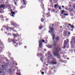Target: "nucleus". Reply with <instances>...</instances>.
<instances>
[{"label": "nucleus", "mask_w": 75, "mask_h": 75, "mask_svg": "<svg viewBox=\"0 0 75 75\" xmlns=\"http://www.w3.org/2000/svg\"><path fill=\"white\" fill-rule=\"evenodd\" d=\"M61 6H60V7H59V10H61V9H62V8H61Z\"/></svg>", "instance_id": "obj_31"}, {"label": "nucleus", "mask_w": 75, "mask_h": 75, "mask_svg": "<svg viewBox=\"0 0 75 75\" xmlns=\"http://www.w3.org/2000/svg\"><path fill=\"white\" fill-rule=\"evenodd\" d=\"M12 30L13 31V32H17V31H16V30H15L14 29H13Z\"/></svg>", "instance_id": "obj_29"}, {"label": "nucleus", "mask_w": 75, "mask_h": 75, "mask_svg": "<svg viewBox=\"0 0 75 75\" xmlns=\"http://www.w3.org/2000/svg\"><path fill=\"white\" fill-rule=\"evenodd\" d=\"M6 61H7L8 62V59H7L6 60Z\"/></svg>", "instance_id": "obj_37"}, {"label": "nucleus", "mask_w": 75, "mask_h": 75, "mask_svg": "<svg viewBox=\"0 0 75 75\" xmlns=\"http://www.w3.org/2000/svg\"><path fill=\"white\" fill-rule=\"evenodd\" d=\"M0 17H1V18H3V17H3V15H1V16H0Z\"/></svg>", "instance_id": "obj_23"}, {"label": "nucleus", "mask_w": 75, "mask_h": 75, "mask_svg": "<svg viewBox=\"0 0 75 75\" xmlns=\"http://www.w3.org/2000/svg\"><path fill=\"white\" fill-rule=\"evenodd\" d=\"M8 35H10V33H8L7 34Z\"/></svg>", "instance_id": "obj_49"}, {"label": "nucleus", "mask_w": 75, "mask_h": 75, "mask_svg": "<svg viewBox=\"0 0 75 75\" xmlns=\"http://www.w3.org/2000/svg\"><path fill=\"white\" fill-rule=\"evenodd\" d=\"M12 41L13 42V44H15L14 46L15 47H17L18 45V44L14 40H13V39H8V42H12Z\"/></svg>", "instance_id": "obj_5"}, {"label": "nucleus", "mask_w": 75, "mask_h": 75, "mask_svg": "<svg viewBox=\"0 0 75 75\" xmlns=\"http://www.w3.org/2000/svg\"><path fill=\"white\" fill-rule=\"evenodd\" d=\"M11 13L12 14H15V12H14L12 11Z\"/></svg>", "instance_id": "obj_20"}, {"label": "nucleus", "mask_w": 75, "mask_h": 75, "mask_svg": "<svg viewBox=\"0 0 75 75\" xmlns=\"http://www.w3.org/2000/svg\"><path fill=\"white\" fill-rule=\"evenodd\" d=\"M39 28H40V29H42V28L41 26H40L39 27Z\"/></svg>", "instance_id": "obj_36"}, {"label": "nucleus", "mask_w": 75, "mask_h": 75, "mask_svg": "<svg viewBox=\"0 0 75 75\" xmlns=\"http://www.w3.org/2000/svg\"><path fill=\"white\" fill-rule=\"evenodd\" d=\"M13 36L14 38H17V37H18V33H17L16 34L13 33Z\"/></svg>", "instance_id": "obj_8"}, {"label": "nucleus", "mask_w": 75, "mask_h": 75, "mask_svg": "<svg viewBox=\"0 0 75 75\" xmlns=\"http://www.w3.org/2000/svg\"><path fill=\"white\" fill-rule=\"evenodd\" d=\"M70 43L71 45V48H75V37L72 38V40L70 42Z\"/></svg>", "instance_id": "obj_4"}, {"label": "nucleus", "mask_w": 75, "mask_h": 75, "mask_svg": "<svg viewBox=\"0 0 75 75\" xmlns=\"http://www.w3.org/2000/svg\"><path fill=\"white\" fill-rule=\"evenodd\" d=\"M71 28H75V27H74V25H73L72 26H71Z\"/></svg>", "instance_id": "obj_21"}, {"label": "nucleus", "mask_w": 75, "mask_h": 75, "mask_svg": "<svg viewBox=\"0 0 75 75\" xmlns=\"http://www.w3.org/2000/svg\"><path fill=\"white\" fill-rule=\"evenodd\" d=\"M42 41L43 42H45V41L44 40H40L39 42V48H41L42 47Z\"/></svg>", "instance_id": "obj_6"}, {"label": "nucleus", "mask_w": 75, "mask_h": 75, "mask_svg": "<svg viewBox=\"0 0 75 75\" xmlns=\"http://www.w3.org/2000/svg\"><path fill=\"white\" fill-rule=\"evenodd\" d=\"M48 11H50V8H48Z\"/></svg>", "instance_id": "obj_43"}, {"label": "nucleus", "mask_w": 75, "mask_h": 75, "mask_svg": "<svg viewBox=\"0 0 75 75\" xmlns=\"http://www.w3.org/2000/svg\"><path fill=\"white\" fill-rule=\"evenodd\" d=\"M20 25H17V26H16V27H19Z\"/></svg>", "instance_id": "obj_35"}, {"label": "nucleus", "mask_w": 75, "mask_h": 75, "mask_svg": "<svg viewBox=\"0 0 75 75\" xmlns=\"http://www.w3.org/2000/svg\"><path fill=\"white\" fill-rule=\"evenodd\" d=\"M68 34H69V35H70V34H71V33H70V32H68Z\"/></svg>", "instance_id": "obj_34"}, {"label": "nucleus", "mask_w": 75, "mask_h": 75, "mask_svg": "<svg viewBox=\"0 0 75 75\" xmlns=\"http://www.w3.org/2000/svg\"><path fill=\"white\" fill-rule=\"evenodd\" d=\"M22 44V42H20L19 43V45H21Z\"/></svg>", "instance_id": "obj_38"}, {"label": "nucleus", "mask_w": 75, "mask_h": 75, "mask_svg": "<svg viewBox=\"0 0 75 75\" xmlns=\"http://www.w3.org/2000/svg\"><path fill=\"white\" fill-rule=\"evenodd\" d=\"M6 21H7L8 20V19L7 18L5 20Z\"/></svg>", "instance_id": "obj_32"}, {"label": "nucleus", "mask_w": 75, "mask_h": 75, "mask_svg": "<svg viewBox=\"0 0 75 75\" xmlns=\"http://www.w3.org/2000/svg\"><path fill=\"white\" fill-rule=\"evenodd\" d=\"M16 65H17V63H16Z\"/></svg>", "instance_id": "obj_63"}, {"label": "nucleus", "mask_w": 75, "mask_h": 75, "mask_svg": "<svg viewBox=\"0 0 75 75\" xmlns=\"http://www.w3.org/2000/svg\"><path fill=\"white\" fill-rule=\"evenodd\" d=\"M11 57V53H8V57Z\"/></svg>", "instance_id": "obj_27"}, {"label": "nucleus", "mask_w": 75, "mask_h": 75, "mask_svg": "<svg viewBox=\"0 0 75 75\" xmlns=\"http://www.w3.org/2000/svg\"><path fill=\"white\" fill-rule=\"evenodd\" d=\"M4 67V65H2V67L3 68V67Z\"/></svg>", "instance_id": "obj_47"}, {"label": "nucleus", "mask_w": 75, "mask_h": 75, "mask_svg": "<svg viewBox=\"0 0 75 75\" xmlns=\"http://www.w3.org/2000/svg\"><path fill=\"white\" fill-rule=\"evenodd\" d=\"M69 25H70V26H72V25H71V24H68Z\"/></svg>", "instance_id": "obj_44"}, {"label": "nucleus", "mask_w": 75, "mask_h": 75, "mask_svg": "<svg viewBox=\"0 0 75 75\" xmlns=\"http://www.w3.org/2000/svg\"><path fill=\"white\" fill-rule=\"evenodd\" d=\"M43 14H45V12H43Z\"/></svg>", "instance_id": "obj_61"}, {"label": "nucleus", "mask_w": 75, "mask_h": 75, "mask_svg": "<svg viewBox=\"0 0 75 75\" xmlns=\"http://www.w3.org/2000/svg\"><path fill=\"white\" fill-rule=\"evenodd\" d=\"M50 6L52 8H53L54 7V5L53 4H51Z\"/></svg>", "instance_id": "obj_16"}, {"label": "nucleus", "mask_w": 75, "mask_h": 75, "mask_svg": "<svg viewBox=\"0 0 75 75\" xmlns=\"http://www.w3.org/2000/svg\"><path fill=\"white\" fill-rule=\"evenodd\" d=\"M42 57H41L40 58V59L41 60V61H42V62H43V60L42 59Z\"/></svg>", "instance_id": "obj_18"}, {"label": "nucleus", "mask_w": 75, "mask_h": 75, "mask_svg": "<svg viewBox=\"0 0 75 75\" xmlns=\"http://www.w3.org/2000/svg\"><path fill=\"white\" fill-rule=\"evenodd\" d=\"M5 34H7V32H5Z\"/></svg>", "instance_id": "obj_64"}, {"label": "nucleus", "mask_w": 75, "mask_h": 75, "mask_svg": "<svg viewBox=\"0 0 75 75\" xmlns=\"http://www.w3.org/2000/svg\"><path fill=\"white\" fill-rule=\"evenodd\" d=\"M1 31H3V28H2L1 30Z\"/></svg>", "instance_id": "obj_60"}, {"label": "nucleus", "mask_w": 75, "mask_h": 75, "mask_svg": "<svg viewBox=\"0 0 75 75\" xmlns=\"http://www.w3.org/2000/svg\"><path fill=\"white\" fill-rule=\"evenodd\" d=\"M43 11H45V9H43Z\"/></svg>", "instance_id": "obj_62"}, {"label": "nucleus", "mask_w": 75, "mask_h": 75, "mask_svg": "<svg viewBox=\"0 0 75 75\" xmlns=\"http://www.w3.org/2000/svg\"><path fill=\"white\" fill-rule=\"evenodd\" d=\"M52 10L53 12H55V10L54 9H52Z\"/></svg>", "instance_id": "obj_33"}, {"label": "nucleus", "mask_w": 75, "mask_h": 75, "mask_svg": "<svg viewBox=\"0 0 75 75\" xmlns=\"http://www.w3.org/2000/svg\"><path fill=\"white\" fill-rule=\"evenodd\" d=\"M11 59H12V60H13V58L12 57Z\"/></svg>", "instance_id": "obj_56"}, {"label": "nucleus", "mask_w": 75, "mask_h": 75, "mask_svg": "<svg viewBox=\"0 0 75 75\" xmlns=\"http://www.w3.org/2000/svg\"><path fill=\"white\" fill-rule=\"evenodd\" d=\"M10 71H11L10 72H11V69H10Z\"/></svg>", "instance_id": "obj_59"}, {"label": "nucleus", "mask_w": 75, "mask_h": 75, "mask_svg": "<svg viewBox=\"0 0 75 75\" xmlns=\"http://www.w3.org/2000/svg\"><path fill=\"white\" fill-rule=\"evenodd\" d=\"M37 55L38 56H39V57H42V53H38L37 54Z\"/></svg>", "instance_id": "obj_13"}, {"label": "nucleus", "mask_w": 75, "mask_h": 75, "mask_svg": "<svg viewBox=\"0 0 75 75\" xmlns=\"http://www.w3.org/2000/svg\"><path fill=\"white\" fill-rule=\"evenodd\" d=\"M57 6H58V5H57V4H55L54 5V7L55 8H57L56 7Z\"/></svg>", "instance_id": "obj_24"}, {"label": "nucleus", "mask_w": 75, "mask_h": 75, "mask_svg": "<svg viewBox=\"0 0 75 75\" xmlns=\"http://www.w3.org/2000/svg\"><path fill=\"white\" fill-rule=\"evenodd\" d=\"M38 1H39L40 3H41V4H40V6H41V7L42 8V9H44V6L42 3L43 0H38Z\"/></svg>", "instance_id": "obj_7"}, {"label": "nucleus", "mask_w": 75, "mask_h": 75, "mask_svg": "<svg viewBox=\"0 0 75 75\" xmlns=\"http://www.w3.org/2000/svg\"><path fill=\"white\" fill-rule=\"evenodd\" d=\"M0 13H3L2 12H1V11H0Z\"/></svg>", "instance_id": "obj_54"}, {"label": "nucleus", "mask_w": 75, "mask_h": 75, "mask_svg": "<svg viewBox=\"0 0 75 75\" xmlns=\"http://www.w3.org/2000/svg\"><path fill=\"white\" fill-rule=\"evenodd\" d=\"M62 14H64V10H62Z\"/></svg>", "instance_id": "obj_26"}, {"label": "nucleus", "mask_w": 75, "mask_h": 75, "mask_svg": "<svg viewBox=\"0 0 75 75\" xmlns=\"http://www.w3.org/2000/svg\"><path fill=\"white\" fill-rule=\"evenodd\" d=\"M55 40L56 42H59V40H60V38L59 36H57L55 38Z\"/></svg>", "instance_id": "obj_9"}, {"label": "nucleus", "mask_w": 75, "mask_h": 75, "mask_svg": "<svg viewBox=\"0 0 75 75\" xmlns=\"http://www.w3.org/2000/svg\"><path fill=\"white\" fill-rule=\"evenodd\" d=\"M62 18L63 19V18H64V17H63V16H62Z\"/></svg>", "instance_id": "obj_55"}, {"label": "nucleus", "mask_w": 75, "mask_h": 75, "mask_svg": "<svg viewBox=\"0 0 75 75\" xmlns=\"http://www.w3.org/2000/svg\"><path fill=\"white\" fill-rule=\"evenodd\" d=\"M52 45H48V48H52Z\"/></svg>", "instance_id": "obj_17"}, {"label": "nucleus", "mask_w": 75, "mask_h": 75, "mask_svg": "<svg viewBox=\"0 0 75 75\" xmlns=\"http://www.w3.org/2000/svg\"><path fill=\"white\" fill-rule=\"evenodd\" d=\"M16 62L15 61V62H13V65H14V64H15V63H14V62Z\"/></svg>", "instance_id": "obj_45"}, {"label": "nucleus", "mask_w": 75, "mask_h": 75, "mask_svg": "<svg viewBox=\"0 0 75 75\" xmlns=\"http://www.w3.org/2000/svg\"><path fill=\"white\" fill-rule=\"evenodd\" d=\"M41 20L42 22H44V19L43 18H41Z\"/></svg>", "instance_id": "obj_19"}, {"label": "nucleus", "mask_w": 75, "mask_h": 75, "mask_svg": "<svg viewBox=\"0 0 75 75\" xmlns=\"http://www.w3.org/2000/svg\"><path fill=\"white\" fill-rule=\"evenodd\" d=\"M24 47H25V48H27V46H25Z\"/></svg>", "instance_id": "obj_50"}, {"label": "nucleus", "mask_w": 75, "mask_h": 75, "mask_svg": "<svg viewBox=\"0 0 75 75\" xmlns=\"http://www.w3.org/2000/svg\"><path fill=\"white\" fill-rule=\"evenodd\" d=\"M50 1L51 2H52V0H50Z\"/></svg>", "instance_id": "obj_48"}, {"label": "nucleus", "mask_w": 75, "mask_h": 75, "mask_svg": "<svg viewBox=\"0 0 75 75\" xmlns=\"http://www.w3.org/2000/svg\"><path fill=\"white\" fill-rule=\"evenodd\" d=\"M3 27H5V28H6V27H5V26L4 25H3Z\"/></svg>", "instance_id": "obj_58"}, {"label": "nucleus", "mask_w": 75, "mask_h": 75, "mask_svg": "<svg viewBox=\"0 0 75 75\" xmlns=\"http://www.w3.org/2000/svg\"><path fill=\"white\" fill-rule=\"evenodd\" d=\"M50 13V12H49L48 13H46L45 15L47 16H46L47 18H48V17H51V15H50V14H49Z\"/></svg>", "instance_id": "obj_11"}, {"label": "nucleus", "mask_w": 75, "mask_h": 75, "mask_svg": "<svg viewBox=\"0 0 75 75\" xmlns=\"http://www.w3.org/2000/svg\"><path fill=\"white\" fill-rule=\"evenodd\" d=\"M53 45L54 47V49L53 50V54L56 57H57L59 59H61V56L59 54H62V53L59 52V51H61L62 50L60 47H56L57 46V43L56 42H54L53 43Z\"/></svg>", "instance_id": "obj_1"}, {"label": "nucleus", "mask_w": 75, "mask_h": 75, "mask_svg": "<svg viewBox=\"0 0 75 75\" xmlns=\"http://www.w3.org/2000/svg\"><path fill=\"white\" fill-rule=\"evenodd\" d=\"M53 68H54V69H55L56 68L55 67V66H54V67H53Z\"/></svg>", "instance_id": "obj_53"}, {"label": "nucleus", "mask_w": 75, "mask_h": 75, "mask_svg": "<svg viewBox=\"0 0 75 75\" xmlns=\"http://www.w3.org/2000/svg\"><path fill=\"white\" fill-rule=\"evenodd\" d=\"M6 30H7V31H8V30H9V27H8L6 28Z\"/></svg>", "instance_id": "obj_22"}, {"label": "nucleus", "mask_w": 75, "mask_h": 75, "mask_svg": "<svg viewBox=\"0 0 75 75\" xmlns=\"http://www.w3.org/2000/svg\"><path fill=\"white\" fill-rule=\"evenodd\" d=\"M62 7L63 8H64V6H62Z\"/></svg>", "instance_id": "obj_52"}, {"label": "nucleus", "mask_w": 75, "mask_h": 75, "mask_svg": "<svg viewBox=\"0 0 75 75\" xmlns=\"http://www.w3.org/2000/svg\"><path fill=\"white\" fill-rule=\"evenodd\" d=\"M49 29H50V31H49L48 32H49V33H51L52 35V39L53 40H54V39H55V33H54V28H51V27H50L49 28Z\"/></svg>", "instance_id": "obj_2"}, {"label": "nucleus", "mask_w": 75, "mask_h": 75, "mask_svg": "<svg viewBox=\"0 0 75 75\" xmlns=\"http://www.w3.org/2000/svg\"><path fill=\"white\" fill-rule=\"evenodd\" d=\"M73 7H75V4H74Z\"/></svg>", "instance_id": "obj_40"}, {"label": "nucleus", "mask_w": 75, "mask_h": 75, "mask_svg": "<svg viewBox=\"0 0 75 75\" xmlns=\"http://www.w3.org/2000/svg\"><path fill=\"white\" fill-rule=\"evenodd\" d=\"M12 17H14V15L13 14L11 15Z\"/></svg>", "instance_id": "obj_39"}, {"label": "nucleus", "mask_w": 75, "mask_h": 75, "mask_svg": "<svg viewBox=\"0 0 75 75\" xmlns=\"http://www.w3.org/2000/svg\"><path fill=\"white\" fill-rule=\"evenodd\" d=\"M47 54H48V55H50V57H52L51 53V52H50V51H48V52H47Z\"/></svg>", "instance_id": "obj_15"}, {"label": "nucleus", "mask_w": 75, "mask_h": 75, "mask_svg": "<svg viewBox=\"0 0 75 75\" xmlns=\"http://www.w3.org/2000/svg\"><path fill=\"white\" fill-rule=\"evenodd\" d=\"M13 21H11V25H13V26H17V23H16L15 22H13Z\"/></svg>", "instance_id": "obj_10"}, {"label": "nucleus", "mask_w": 75, "mask_h": 75, "mask_svg": "<svg viewBox=\"0 0 75 75\" xmlns=\"http://www.w3.org/2000/svg\"><path fill=\"white\" fill-rule=\"evenodd\" d=\"M11 29H12V30H14V28H11Z\"/></svg>", "instance_id": "obj_46"}, {"label": "nucleus", "mask_w": 75, "mask_h": 75, "mask_svg": "<svg viewBox=\"0 0 75 75\" xmlns=\"http://www.w3.org/2000/svg\"><path fill=\"white\" fill-rule=\"evenodd\" d=\"M14 3V4L16 6H17V1H18V0H13Z\"/></svg>", "instance_id": "obj_12"}, {"label": "nucleus", "mask_w": 75, "mask_h": 75, "mask_svg": "<svg viewBox=\"0 0 75 75\" xmlns=\"http://www.w3.org/2000/svg\"><path fill=\"white\" fill-rule=\"evenodd\" d=\"M67 59H68V60L69 59V58H67Z\"/></svg>", "instance_id": "obj_51"}, {"label": "nucleus", "mask_w": 75, "mask_h": 75, "mask_svg": "<svg viewBox=\"0 0 75 75\" xmlns=\"http://www.w3.org/2000/svg\"><path fill=\"white\" fill-rule=\"evenodd\" d=\"M64 15L65 16H68V14L67 13H64Z\"/></svg>", "instance_id": "obj_28"}, {"label": "nucleus", "mask_w": 75, "mask_h": 75, "mask_svg": "<svg viewBox=\"0 0 75 75\" xmlns=\"http://www.w3.org/2000/svg\"><path fill=\"white\" fill-rule=\"evenodd\" d=\"M18 75H21V73H18Z\"/></svg>", "instance_id": "obj_42"}, {"label": "nucleus", "mask_w": 75, "mask_h": 75, "mask_svg": "<svg viewBox=\"0 0 75 75\" xmlns=\"http://www.w3.org/2000/svg\"><path fill=\"white\" fill-rule=\"evenodd\" d=\"M25 1H26V0H23V6L25 5V6H26V4L25 3Z\"/></svg>", "instance_id": "obj_14"}, {"label": "nucleus", "mask_w": 75, "mask_h": 75, "mask_svg": "<svg viewBox=\"0 0 75 75\" xmlns=\"http://www.w3.org/2000/svg\"><path fill=\"white\" fill-rule=\"evenodd\" d=\"M65 48H66V45H64V46L63 47V48L64 49H65Z\"/></svg>", "instance_id": "obj_25"}, {"label": "nucleus", "mask_w": 75, "mask_h": 75, "mask_svg": "<svg viewBox=\"0 0 75 75\" xmlns=\"http://www.w3.org/2000/svg\"><path fill=\"white\" fill-rule=\"evenodd\" d=\"M49 63L50 65H56L57 60L55 59H51V60L49 61Z\"/></svg>", "instance_id": "obj_3"}, {"label": "nucleus", "mask_w": 75, "mask_h": 75, "mask_svg": "<svg viewBox=\"0 0 75 75\" xmlns=\"http://www.w3.org/2000/svg\"><path fill=\"white\" fill-rule=\"evenodd\" d=\"M42 17H44L45 16H44V15H42Z\"/></svg>", "instance_id": "obj_57"}, {"label": "nucleus", "mask_w": 75, "mask_h": 75, "mask_svg": "<svg viewBox=\"0 0 75 75\" xmlns=\"http://www.w3.org/2000/svg\"><path fill=\"white\" fill-rule=\"evenodd\" d=\"M41 74H42V75H44V72L42 71V72Z\"/></svg>", "instance_id": "obj_30"}, {"label": "nucleus", "mask_w": 75, "mask_h": 75, "mask_svg": "<svg viewBox=\"0 0 75 75\" xmlns=\"http://www.w3.org/2000/svg\"><path fill=\"white\" fill-rule=\"evenodd\" d=\"M64 44H65V45L67 44V42H65L64 43Z\"/></svg>", "instance_id": "obj_41"}]
</instances>
